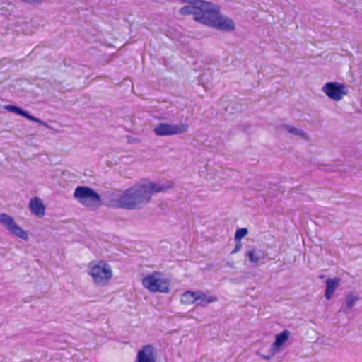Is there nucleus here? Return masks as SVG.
Masks as SVG:
<instances>
[{
  "instance_id": "1",
  "label": "nucleus",
  "mask_w": 362,
  "mask_h": 362,
  "mask_svg": "<svg viewBox=\"0 0 362 362\" xmlns=\"http://www.w3.org/2000/svg\"><path fill=\"white\" fill-rule=\"evenodd\" d=\"M182 15L193 14L195 21L218 30H234L233 21L219 13V7L202 0H194L191 4L180 8Z\"/></svg>"
},
{
  "instance_id": "2",
  "label": "nucleus",
  "mask_w": 362,
  "mask_h": 362,
  "mask_svg": "<svg viewBox=\"0 0 362 362\" xmlns=\"http://www.w3.org/2000/svg\"><path fill=\"white\" fill-rule=\"evenodd\" d=\"M168 188L170 186H158L151 182L138 184L125 190L112 204L118 208L134 209L146 204L153 194Z\"/></svg>"
},
{
  "instance_id": "3",
  "label": "nucleus",
  "mask_w": 362,
  "mask_h": 362,
  "mask_svg": "<svg viewBox=\"0 0 362 362\" xmlns=\"http://www.w3.org/2000/svg\"><path fill=\"white\" fill-rule=\"evenodd\" d=\"M142 286L151 293H168L171 290V280L161 272H153L141 280Z\"/></svg>"
},
{
  "instance_id": "4",
  "label": "nucleus",
  "mask_w": 362,
  "mask_h": 362,
  "mask_svg": "<svg viewBox=\"0 0 362 362\" xmlns=\"http://www.w3.org/2000/svg\"><path fill=\"white\" fill-rule=\"evenodd\" d=\"M112 277V269L105 262L100 261L92 266V278L95 284L106 285Z\"/></svg>"
},
{
  "instance_id": "5",
  "label": "nucleus",
  "mask_w": 362,
  "mask_h": 362,
  "mask_svg": "<svg viewBox=\"0 0 362 362\" xmlns=\"http://www.w3.org/2000/svg\"><path fill=\"white\" fill-rule=\"evenodd\" d=\"M323 92L331 99L339 101L348 94L346 86L337 82H328L322 88Z\"/></svg>"
},
{
  "instance_id": "6",
  "label": "nucleus",
  "mask_w": 362,
  "mask_h": 362,
  "mask_svg": "<svg viewBox=\"0 0 362 362\" xmlns=\"http://www.w3.org/2000/svg\"><path fill=\"white\" fill-rule=\"evenodd\" d=\"M0 223L4 225L11 233L23 239L28 240V235L18 225H17L13 218L6 214H0Z\"/></svg>"
},
{
  "instance_id": "7",
  "label": "nucleus",
  "mask_w": 362,
  "mask_h": 362,
  "mask_svg": "<svg viewBox=\"0 0 362 362\" xmlns=\"http://www.w3.org/2000/svg\"><path fill=\"white\" fill-rule=\"evenodd\" d=\"M187 124L172 125L165 123H160L154 129V132L158 136H168L180 134L187 130Z\"/></svg>"
},
{
  "instance_id": "8",
  "label": "nucleus",
  "mask_w": 362,
  "mask_h": 362,
  "mask_svg": "<svg viewBox=\"0 0 362 362\" xmlns=\"http://www.w3.org/2000/svg\"><path fill=\"white\" fill-rule=\"evenodd\" d=\"M157 351L151 344L144 346L138 351L135 362H156Z\"/></svg>"
},
{
  "instance_id": "9",
  "label": "nucleus",
  "mask_w": 362,
  "mask_h": 362,
  "mask_svg": "<svg viewBox=\"0 0 362 362\" xmlns=\"http://www.w3.org/2000/svg\"><path fill=\"white\" fill-rule=\"evenodd\" d=\"M290 332L288 330H284L281 333L276 334V340L272 344L271 348V356H264L263 358L267 360H269L272 356H274L280 349V347L288 339Z\"/></svg>"
},
{
  "instance_id": "10",
  "label": "nucleus",
  "mask_w": 362,
  "mask_h": 362,
  "mask_svg": "<svg viewBox=\"0 0 362 362\" xmlns=\"http://www.w3.org/2000/svg\"><path fill=\"white\" fill-rule=\"evenodd\" d=\"M29 207L35 216L42 217L45 215V206L38 197H34L30 201Z\"/></svg>"
},
{
  "instance_id": "11",
  "label": "nucleus",
  "mask_w": 362,
  "mask_h": 362,
  "mask_svg": "<svg viewBox=\"0 0 362 362\" xmlns=\"http://www.w3.org/2000/svg\"><path fill=\"white\" fill-rule=\"evenodd\" d=\"M74 197L81 204H86V201L90 199V188L78 187L74 192Z\"/></svg>"
},
{
  "instance_id": "12",
  "label": "nucleus",
  "mask_w": 362,
  "mask_h": 362,
  "mask_svg": "<svg viewBox=\"0 0 362 362\" xmlns=\"http://www.w3.org/2000/svg\"><path fill=\"white\" fill-rule=\"evenodd\" d=\"M340 279L338 278L328 279L326 281V288L325 296L327 300H329L333 296L336 289L339 287Z\"/></svg>"
},
{
  "instance_id": "13",
  "label": "nucleus",
  "mask_w": 362,
  "mask_h": 362,
  "mask_svg": "<svg viewBox=\"0 0 362 362\" xmlns=\"http://www.w3.org/2000/svg\"><path fill=\"white\" fill-rule=\"evenodd\" d=\"M197 304L199 306H205L209 303L217 301V298L215 296L208 295L202 291H197Z\"/></svg>"
},
{
  "instance_id": "14",
  "label": "nucleus",
  "mask_w": 362,
  "mask_h": 362,
  "mask_svg": "<svg viewBox=\"0 0 362 362\" xmlns=\"http://www.w3.org/2000/svg\"><path fill=\"white\" fill-rule=\"evenodd\" d=\"M197 291H187L183 293L181 296V303L182 304L185 305H191L194 303H197Z\"/></svg>"
},
{
  "instance_id": "15",
  "label": "nucleus",
  "mask_w": 362,
  "mask_h": 362,
  "mask_svg": "<svg viewBox=\"0 0 362 362\" xmlns=\"http://www.w3.org/2000/svg\"><path fill=\"white\" fill-rule=\"evenodd\" d=\"M246 255L251 262L255 264H257L260 259H264V257L263 252L258 251L256 249L248 250Z\"/></svg>"
},
{
  "instance_id": "16",
  "label": "nucleus",
  "mask_w": 362,
  "mask_h": 362,
  "mask_svg": "<svg viewBox=\"0 0 362 362\" xmlns=\"http://www.w3.org/2000/svg\"><path fill=\"white\" fill-rule=\"evenodd\" d=\"M102 204L100 196L92 190V209L100 206Z\"/></svg>"
},
{
  "instance_id": "17",
  "label": "nucleus",
  "mask_w": 362,
  "mask_h": 362,
  "mask_svg": "<svg viewBox=\"0 0 362 362\" xmlns=\"http://www.w3.org/2000/svg\"><path fill=\"white\" fill-rule=\"evenodd\" d=\"M358 300V298L352 293L348 294L346 297V305L348 308H351Z\"/></svg>"
},
{
  "instance_id": "18",
  "label": "nucleus",
  "mask_w": 362,
  "mask_h": 362,
  "mask_svg": "<svg viewBox=\"0 0 362 362\" xmlns=\"http://www.w3.org/2000/svg\"><path fill=\"white\" fill-rule=\"evenodd\" d=\"M247 229L245 228H239L235 234V240L240 241L241 238L247 234Z\"/></svg>"
},
{
  "instance_id": "19",
  "label": "nucleus",
  "mask_w": 362,
  "mask_h": 362,
  "mask_svg": "<svg viewBox=\"0 0 362 362\" xmlns=\"http://www.w3.org/2000/svg\"><path fill=\"white\" fill-rule=\"evenodd\" d=\"M6 109L9 111L13 112L19 115L23 114L24 110L14 105H8Z\"/></svg>"
},
{
  "instance_id": "20",
  "label": "nucleus",
  "mask_w": 362,
  "mask_h": 362,
  "mask_svg": "<svg viewBox=\"0 0 362 362\" xmlns=\"http://www.w3.org/2000/svg\"><path fill=\"white\" fill-rule=\"evenodd\" d=\"M242 247L241 241L235 240V248L231 251V254H235L238 252Z\"/></svg>"
},
{
  "instance_id": "21",
  "label": "nucleus",
  "mask_w": 362,
  "mask_h": 362,
  "mask_svg": "<svg viewBox=\"0 0 362 362\" xmlns=\"http://www.w3.org/2000/svg\"><path fill=\"white\" fill-rule=\"evenodd\" d=\"M22 116L26 117L27 119H28L31 121H35V122L38 121L37 119L35 118L33 116H32L31 115H30L29 113H28L25 111L23 112V114H22Z\"/></svg>"
},
{
  "instance_id": "22",
  "label": "nucleus",
  "mask_w": 362,
  "mask_h": 362,
  "mask_svg": "<svg viewBox=\"0 0 362 362\" xmlns=\"http://www.w3.org/2000/svg\"><path fill=\"white\" fill-rule=\"evenodd\" d=\"M22 1L27 2L28 4L40 3L42 1V0H22Z\"/></svg>"
}]
</instances>
